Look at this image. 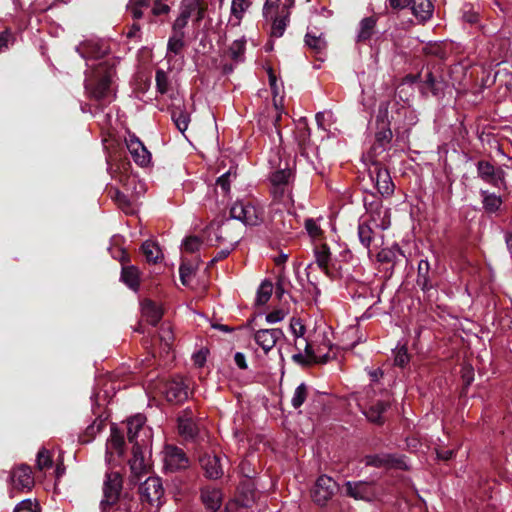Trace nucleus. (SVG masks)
Masks as SVG:
<instances>
[{
  "label": "nucleus",
  "mask_w": 512,
  "mask_h": 512,
  "mask_svg": "<svg viewBox=\"0 0 512 512\" xmlns=\"http://www.w3.org/2000/svg\"><path fill=\"white\" fill-rule=\"evenodd\" d=\"M76 50L86 60L84 86L87 94L101 105L111 103L114 99L112 83L115 69L109 59H103L108 53V46L99 40H87Z\"/></svg>",
  "instance_id": "obj_1"
},
{
  "label": "nucleus",
  "mask_w": 512,
  "mask_h": 512,
  "mask_svg": "<svg viewBox=\"0 0 512 512\" xmlns=\"http://www.w3.org/2000/svg\"><path fill=\"white\" fill-rule=\"evenodd\" d=\"M242 231V226L231 218L221 223H211L204 231V238L209 246H236L241 239Z\"/></svg>",
  "instance_id": "obj_2"
},
{
  "label": "nucleus",
  "mask_w": 512,
  "mask_h": 512,
  "mask_svg": "<svg viewBox=\"0 0 512 512\" xmlns=\"http://www.w3.org/2000/svg\"><path fill=\"white\" fill-rule=\"evenodd\" d=\"M293 6L294 0H285L282 4L280 0H266L263 15L267 21L271 22V36L276 38L283 36L290 21Z\"/></svg>",
  "instance_id": "obj_3"
},
{
  "label": "nucleus",
  "mask_w": 512,
  "mask_h": 512,
  "mask_svg": "<svg viewBox=\"0 0 512 512\" xmlns=\"http://www.w3.org/2000/svg\"><path fill=\"white\" fill-rule=\"evenodd\" d=\"M314 255L318 267L331 279L343 276L344 258L348 256L347 252L339 253V257L334 255L326 244L315 245Z\"/></svg>",
  "instance_id": "obj_4"
},
{
  "label": "nucleus",
  "mask_w": 512,
  "mask_h": 512,
  "mask_svg": "<svg viewBox=\"0 0 512 512\" xmlns=\"http://www.w3.org/2000/svg\"><path fill=\"white\" fill-rule=\"evenodd\" d=\"M231 218L255 226L264 220V208L258 202L238 201L230 209Z\"/></svg>",
  "instance_id": "obj_5"
},
{
  "label": "nucleus",
  "mask_w": 512,
  "mask_h": 512,
  "mask_svg": "<svg viewBox=\"0 0 512 512\" xmlns=\"http://www.w3.org/2000/svg\"><path fill=\"white\" fill-rule=\"evenodd\" d=\"M146 418L137 414L127 421V436L132 445H144L147 449L152 442V429L145 425Z\"/></svg>",
  "instance_id": "obj_6"
},
{
  "label": "nucleus",
  "mask_w": 512,
  "mask_h": 512,
  "mask_svg": "<svg viewBox=\"0 0 512 512\" xmlns=\"http://www.w3.org/2000/svg\"><path fill=\"white\" fill-rule=\"evenodd\" d=\"M122 489V476L117 471H111L106 473V477L103 484V499L100 503V507L103 512H110L113 505H115L119 499V495Z\"/></svg>",
  "instance_id": "obj_7"
},
{
  "label": "nucleus",
  "mask_w": 512,
  "mask_h": 512,
  "mask_svg": "<svg viewBox=\"0 0 512 512\" xmlns=\"http://www.w3.org/2000/svg\"><path fill=\"white\" fill-rule=\"evenodd\" d=\"M476 172L479 179L494 188H506V173L502 167H497L487 160L476 163Z\"/></svg>",
  "instance_id": "obj_8"
},
{
  "label": "nucleus",
  "mask_w": 512,
  "mask_h": 512,
  "mask_svg": "<svg viewBox=\"0 0 512 512\" xmlns=\"http://www.w3.org/2000/svg\"><path fill=\"white\" fill-rule=\"evenodd\" d=\"M163 467L166 472H176L189 467L185 452L174 445H166L162 451Z\"/></svg>",
  "instance_id": "obj_9"
},
{
  "label": "nucleus",
  "mask_w": 512,
  "mask_h": 512,
  "mask_svg": "<svg viewBox=\"0 0 512 512\" xmlns=\"http://www.w3.org/2000/svg\"><path fill=\"white\" fill-rule=\"evenodd\" d=\"M139 494L142 502H147L155 508L162 504L164 489L158 477H148L139 487Z\"/></svg>",
  "instance_id": "obj_10"
},
{
  "label": "nucleus",
  "mask_w": 512,
  "mask_h": 512,
  "mask_svg": "<svg viewBox=\"0 0 512 512\" xmlns=\"http://www.w3.org/2000/svg\"><path fill=\"white\" fill-rule=\"evenodd\" d=\"M369 173L379 194L383 197H390L394 193L395 186L386 168L382 167L379 163H373Z\"/></svg>",
  "instance_id": "obj_11"
},
{
  "label": "nucleus",
  "mask_w": 512,
  "mask_h": 512,
  "mask_svg": "<svg viewBox=\"0 0 512 512\" xmlns=\"http://www.w3.org/2000/svg\"><path fill=\"white\" fill-rule=\"evenodd\" d=\"M193 13H196L195 20L198 22L204 18V8L201 0H183L181 13L173 24L174 31L177 32L183 29Z\"/></svg>",
  "instance_id": "obj_12"
},
{
  "label": "nucleus",
  "mask_w": 512,
  "mask_h": 512,
  "mask_svg": "<svg viewBox=\"0 0 512 512\" xmlns=\"http://www.w3.org/2000/svg\"><path fill=\"white\" fill-rule=\"evenodd\" d=\"M388 108V102H382L379 105V114L377 116V120L382 122V127L375 134V145L373 147L375 151H377L378 149H380L381 151H385L392 139V131L388 127V123L386 122Z\"/></svg>",
  "instance_id": "obj_13"
},
{
  "label": "nucleus",
  "mask_w": 512,
  "mask_h": 512,
  "mask_svg": "<svg viewBox=\"0 0 512 512\" xmlns=\"http://www.w3.org/2000/svg\"><path fill=\"white\" fill-rule=\"evenodd\" d=\"M125 143L131 157L137 165L146 167L150 164L151 153L135 134L129 133L125 138Z\"/></svg>",
  "instance_id": "obj_14"
},
{
  "label": "nucleus",
  "mask_w": 512,
  "mask_h": 512,
  "mask_svg": "<svg viewBox=\"0 0 512 512\" xmlns=\"http://www.w3.org/2000/svg\"><path fill=\"white\" fill-rule=\"evenodd\" d=\"M345 487L347 495L356 500L370 502L377 497V491L372 482L347 481Z\"/></svg>",
  "instance_id": "obj_15"
},
{
  "label": "nucleus",
  "mask_w": 512,
  "mask_h": 512,
  "mask_svg": "<svg viewBox=\"0 0 512 512\" xmlns=\"http://www.w3.org/2000/svg\"><path fill=\"white\" fill-rule=\"evenodd\" d=\"M150 455V447L144 448V445H132V458L129 460L131 473L139 478L148 472L150 467L148 456Z\"/></svg>",
  "instance_id": "obj_16"
},
{
  "label": "nucleus",
  "mask_w": 512,
  "mask_h": 512,
  "mask_svg": "<svg viewBox=\"0 0 512 512\" xmlns=\"http://www.w3.org/2000/svg\"><path fill=\"white\" fill-rule=\"evenodd\" d=\"M253 338L255 343L267 354L284 338V333L279 328L259 329L255 331Z\"/></svg>",
  "instance_id": "obj_17"
},
{
  "label": "nucleus",
  "mask_w": 512,
  "mask_h": 512,
  "mask_svg": "<svg viewBox=\"0 0 512 512\" xmlns=\"http://www.w3.org/2000/svg\"><path fill=\"white\" fill-rule=\"evenodd\" d=\"M336 490V482L329 476H320L314 486L312 496L313 500L324 505L334 494Z\"/></svg>",
  "instance_id": "obj_18"
},
{
  "label": "nucleus",
  "mask_w": 512,
  "mask_h": 512,
  "mask_svg": "<svg viewBox=\"0 0 512 512\" xmlns=\"http://www.w3.org/2000/svg\"><path fill=\"white\" fill-rule=\"evenodd\" d=\"M368 466L406 469L407 464L404 457L392 454H375L365 457Z\"/></svg>",
  "instance_id": "obj_19"
},
{
  "label": "nucleus",
  "mask_w": 512,
  "mask_h": 512,
  "mask_svg": "<svg viewBox=\"0 0 512 512\" xmlns=\"http://www.w3.org/2000/svg\"><path fill=\"white\" fill-rule=\"evenodd\" d=\"M183 48L182 35H175L168 41L166 60L168 70H180L182 67V58L178 57Z\"/></svg>",
  "instance_id": "obj_20"
},
{
  "label": "nucleus",
  "mask_w": 512,
  "mask_h": 512,
  "mask_svg": "<svg viewBox=\"0 0 512 512\" xmlns=\"http://www.w3.org/2000/svg\"><path fill=\"white\" fill-rule=\"evenodd\" d=\"M10 478L13 488L17 490H30L34 485L31 468L24 464L16 467Z\"/></svg>",
  "instance_id": "obj_21"
},
{
  "label": "nucleus",
  "mask_w": 512,
  "mask_h": 512,
  "mask_svg": "<svg viewBox=\"0 0 512 512\" xmlns=\"http://www.w3.org/2000/svg\"><path fill=\"white\" fill-rule=\"evenodd\" d=\"M201 501L207 512H216L222 504V492L213 486L201 489Z\"/></svg>",
  "instance_id": "obj_22"
},
{
  "label": "nucleus",
  "mask_w": 512,
  "mask_h": 512,
  "mask_svg": "<svg viewBox=\"0 0 512 512\" xmlns=\"http://www.w3.org/2000/svg\"><path fill=\"white\" fill-rule=\"evenodd\" d=\"M125 441L123 435L115 428H111V435L106 444V459L112 461V457H121L124 453Z\"/></svg>",
  "instance_id": "obj_23"
},
{
  "label": "nucleus",
  "mask_w": 512,
  "mask_h": 512,
  "mask_svg": "<svg viewBox=\"0 0 512 512\" xmlns=\"http://www.w3.org/2000/svg\"><path fill=\"white\" fill-rule=\"evenodd\" d=\"M366 209L370 212L371 222L374 226L385 230L390 227V215L389 210L380 206L379 203H376V208H373V203L368 204L365 199Z\"/></svg>",
  "instance_id": "obj_24"
},
{
  "label": "nucleus",
  "mask_w": 512,
  "mask_h": 512,
  "mask_svg": "<svg viewBox=\"0 0 512 512\" xmlns=\"http://www.w3.org/2000/svg\"><path fill=\"white\" fill-rule=\"evenodd\" d=\"M165 395L168 401L182 402L188 397V389L181 378L167 382Z\"/></svg>",
  "instance_id": "obj_25"
},
{
  "label": "nucleus",
  "mask_w": 512,
  "mask_h": 512,
  "mask_svg": "<svg viewBox=\"0 0 512 512\" xmlns=\"http://www.w3.org/2000/svg\"><path fill=\"white\" fill-rule=\"evenodd\" d=\"M200 464L210 479H217L223 475L221 460L217 455H203L200 458Z\"/></svg>",
  "instance_id": "obj_26"
},
{
  "label": "nucleus",
  "mask_w": 512,
  "mask_h": 512,
  "mask_svg": "<svg viewBox=\"0 0 512 512\" xmlns=\"http://www.w3.org/2000/svg\"><path fill=\"white\" fill-rule=\"evenodd\" d=\"M141 311L143 319L153 326L158 324L163 315L162 309L155 302L148 299L142 302Z\"/></svg>",
  "instance_id": "obj_27"
},
{
  "label": "nucleus",
  "mask_w": 512,
  "mask_h": 512,
  "mask_svg": "<svg viewBox=\"0 0 512 512\" xmlns=\"http://www.w3.org/2000/svg\"><path fill=\"white\" fill-rule=\"evenodd\" d=\"M377 19L374 16L365 17L359 23V28L356 36L358 43L367 42L375 33Z\"/></svg>",
  "instance_id": "obj_28"
},
{
  "label": "nucleus",
  "mask_w": 512,
  "mask_h": 512,
  "mask_svg": "<svg viewBox=\"0 0 512 512\" xmlns=\"http://www.w3.org/2000/svg\"><path fill=\"white\" fill-rule=\"evenodd\" d=\"M389 405L390 404L387 401L378 400L375 403H372L367 409H365L363 413L370 422L380 424L384 422L383 414Z\"/></svg>",
  "instance_id": "obj_29"
},
{
  "label": "nucleus",
  "mask_w": 512,
  "mask_h": 512,
  "mask_svg": "<svg viewBox=\"0 0 512 512\" xmlns=\"http://www.w3.org/2000/svg\"><path fill=\"white\" fill-rule=\"evenodd\" d=\"M410 6L413 14L420 21H427L433 14L434 6L431 0H412Z\"/></svg>",
  "instance_id": "obj_30"
},
{
  "label": "nucleus",
  "mask_w": 512,
  "mask_h": 512,
  "mask_svg": "<svg viewBox=\"0 0 512 512\" xmlns=\"http://www.w3.org/2000/svg\"><path fill=\"white\" fill-rule=\"evenodd\" d=\"M178 430L185 439H193L199 431V428L192 417L184 414L178 419Z\"/></svg>",
  "instance_id": "obj_31"
},
{
  "label": "nucleus",
  "mask_w": 512,
  "mask_h": 512,
  "mask_svg": "<svg viewBox=\"0 0 512 512\" xmlns=\"http://www.w3.org/2000/svg\"><path fill=\"white\" fill-rule=\"evenodd\" d=\"M444 83L440 78L435 77L431 72H428L421 85L423 94L431 93L434 96H439L443 93Z\"/></svg>",
  "instance_id": "obj_32"
},
{
  "label": "nucleus",
  "mask_w": 512,
  "mask_h": 512,
  "mask_svg": "<svg viewBox=\"0 0 512 512\" xmlns=\"http://www.w3.org/2000/svg\"><path fill=\"white\" fill-rule=\"evenodd\" d=\"M429 270V262L427 260H421L418 264L416 283L423 292H429L433 288V283L429 276Z\"/></svg>",
  "instance_id": "obj_33"
},
{
  "label": "nucleus",
  "mask_w": 512,
  "mask_h": 512,
  "mask_svg": "<svg viewBox=\"0 0 512 512\" xmlns=\"http://www.w3.org/2000/svg\"><path fill=\"white\" fill-rule=\"evenodd\" d=\"M480 195L482 196L483 207L487 212L493 213L499 210L502 205V198L500 196L488 190H480Z\"/></svg>",
  "instance_id": "obj_34"
},
{
  "label": "nucleus",
  "mask_w": 512,
  "mask_h": 512,
  "mask_svg": "<svg viewBox=\"0 0 512 512\" xmlns=\"http://www.w3.org/2000/svg\"><path fill=\"white\" fill-rule=\"evenodd\" d=\"M121 280L132 290H137L139 286V272L134 266L123 267Z\"/></svg>",
  "instance_id": "obj_35"
},
{
  "label": "nucleus",
  "mask_w": 512,
  "mask_h": 512,
  "mask_svg": "<svg viewBox=\"0 0 512 512\" xmlns=\"http://www.w3.org/2000/svg\"><path fill=\"white\" fill-rule=\"evenodd\" d=\"M303 342L305 354H302L301 352L294 354L292 356L294 362L301 365H309L313 362H318V358L315 355L312 346L305 339H303Z\"/></svg>",
  "instance_id": "obj_36"
},
{
  "label": "nucleus",
  "mask_w": 512,
  "mask_h": 512,
  "mask_svg": "<svg viewBox=\"0 0 512 512\" xmlns=\"http://www.w3.org/2000/svg\"><path fill=\"white\" fill-rule=\"evenodd\" d=\"M141 249L146 260L150 263H157L162 257L160 247L153 241L144 242Z\"/></svg>",
  "instance_id": "obj_37"
},
{
  "label": "nucleus",
  "mask_w": 512,
  "mask_h": 512,
  "mask_svg": "<svg viewBox=\"0 0 512 512\" xmlns=\"http://www.w3.org/2000/svg\"><path fill=\"white\" fill-rule=\"evenodd\" d=\"M171 117L177 129L184 133L190 121L189 114L180 107H175L171 112Z\"/></svg>",
  "instance_id": "obj_38"
},
{
  "label": "nucleus",
  "mask_w": 512,
  "mask_h": 512,
  "mask_svg": "<svg viewBox=\"0 0 512 512\" xmlns=\"http://www.w3.org/2000/svg\"><path fill=\"white\" fill-rule=\"evenodd\" d=\"M273 200L275 203L282 204L287 207L291 204V192L288 186H273L272 188Z\"/></svg>",
  "instance_id": "obj_39"
},
{
  "label": "nucleus",
  "mask_w": 512,
  "mask_h": 512,
  "mask_svg": "<svg viewBox=\"0 0 512 512\" xmlns=\"http://www.w3.org/2000/svg\"><path fill=\"white\" fill-rule=\"evenodd\" d=\"M305 43L316 54L321 53L326 47V42L322 35H316L312 32H307L305 36Z\"/></svg>",
  "instance_id": "obj_40"
},
{
  "label": "nucleus",
  "mask_w": 512,
  "mask_h": 512,
  "mask_svg": "<svg viewBox=\"0 0 512 512\" xmlns=\"http://www.w3.org/2000/svg\"><path fill=\"white\" fill-rule=\"evenodd\" d=\"M150 0H129L127 10L134 19H140L143 16V10L147 9Z\"/></svg>",
  "instance_id": "obj_41"
},
{
  "label": "nucleus",
  "mask_w": 512,
  "mask_h": 512,
  "mask_svg": "<svg viewBox=\"0 0 512 512\" xmlns=\"http://www.w3.org/2000/svg\"><path fill=\"white\" fill-rule=\"evenodd\" d=\"M273 292V285L269 281H263L258 288L256 303L264 305L268 302Z\"/></svg>",
  "instance_id": "obj_42"
},
{
  "label": "nucleus",
  "mask_w": 512,
  "mask_h": 512,
  "mask_svg": "<svg viewBox=\"0 0 512 512\" xmlns=\"http://www.w3.org/2000/svg\"><path fill=\"white\" fill-rule=\"evenodd\" d=\"M291 175H292L291 170L286 167L275 171L274 173H272V175L270 177L272 186H282V185L288 186V182H289Z\"/></svg>",
  "instance_id": "obj_43"
},
{
  "label": "nucleus",
  "mask_w": 512,
  "mask_h": 512,
  "mask_svg": "<svg viewBox=\"0 0 512 512\" xmlns=\"http://www.w3.org/2000/svg\"><path fill=\"white\" fill-rule=\"evenodd\" d=\"M155 80L156 88L159 93L165 94L169 91L170 81L166 71L161 68L157 69Z\"/></svg>",
  "instance_id": "obj_44"
},
{
  "label": "nucleus",
  "mask_w": 512,
  "mask_h": 512,
  "mask_svg": "<svg viewBox=\"0 0 512 512\" xmlns=\"http://www.w3.org/2000/svg\"><path fill=\"white\" fill-rule=\"evenodd\" d=\"M307 398V386L304 383H301L294 391L293 397L291 399V404L294 408H299L305 402Z\"/></svg>",
  "instance_id": "obj_45"
},
{
  "label": "nucleus",
  "mask_w": 512,
  "mask_h": 512,
  "mask_svg": "<svg viewBox=\"0 0 512 512\" xmlns=\"http://www.w3.org/2000/svg\"><path fill=\"white\" fill-rule=\"evenodd\" d=\"M235 178H236V172L233 171L232 169H229L227 172L222 174L217 179V185L221 188V190L224 194H227L230 192V183Z\"/></svg>",
  "instance_id": "obj_46"
},
{
  "label": "nucleus",
  "mask_w": 512,
  "mask_h": 512,
  "mask_svg": "<svg viewBox=\"0 0 512 512\" xmlns=\"http://www.w3.org/2000/svg\"><path fill=\"white\" fill-rule=\"evenodd\" d=\"M358 236L362 245L368 248L372 240V228L366 223H360L358 226Z\"/></svg>",
  "instance_id": "obj_47"
},
{
  "label": "nucleus",
  "mask_w": 512,
  "mask_h": 512,
  "mask_svg": "<svg viewBox=\"0 0 512 512\" xmlns=\"http://www.w3.org/2000/svg\"><path fill=\"white\" fill-rule=\"evenodd\" d=\"M248 8V3L246 0H232L231 4V13L235 18V23L238 24L240 19L242 18L243 13Z\"/></svg>",
  "instance_id": "obj_48"
},
{
  "label": "nucleus",
  "mask_w": 512,
  "mask_h": 512,
  "mask_svg": "<svg viewBox=\"0 0 512 512\" xmlns=\"http://www.w3.org/2000/svg\"><path fill=\"white\" fill-rule=\"evenodd\" d=\"M245 50V41L242 39L235 40L229 47L230 57L235 61L242 60Z\"/></svg>",
  "instance_id": "obj_49"
},
{
  "label": "nucleus",
  "mask_w": 512,
  "mask_h": 512,
  "mask_svg": "<svg viewBox=\"0 0 512 512\" xmlns=\"http://www.w3.org/2000/svg\"><path fill=\"white\" fill-rule=\"evenodd\" d=\"M305 229L313 240L319 239L322 235L321 227L314 219H307L305 221Z\"/></svg>",
  "instance_id": "obj_50"
},
{
  "label": "nucleus",
  "mask_w": 512,
  "mask_h": 512,
  "mask_svg": "<svg viewBox=\"0 0 512 512\" xmlns=\"http://www.w3.org/2000/svg\"><path fill=\"white\" fill-rule=\"evenodd\" d=\"M394 362L400 367H404L409 362V355L405 345L396 348Z\"/></svg>",
  "instance_id": "obj_51"
},
{
  "label": "nucleus",
  "mask_w": 512,
  "mask_h": 512,
  "mask_svg": "<svg viewBox=\"0 0 512 512\" xmlns=\"http://www.w3.org/2000/svg\"><path fill=\"white\" fill-rule=\"evenodd\" d=\"M159 339L167 350L170 349L173 341V333L169 325H164L159 331Z\"/></svg>",
  "instance_id": "obj_52"
},
{
  "label": "nucleus",
  "mask_w": 512,
  "mask_h": 512,
  "mask_svg": "<svg viewBox=\"0 0 512 512\" xmlns=\"http://www.w3.org/2000/svg\"><path fill=\"white\" fill-rule=\"evenodd\" d=\"M52 466V460L49 452L45 449L40 450L37 454V467L39 470H44Z\"/></svg>",
  "instance_id": "obj_53"
},
{
  "label": "nucleus",
  "mask_w": 512,
  "mask_h": 512,
  "mask_svg": "<svg viewBox=\"0 0 512 512\" xmlns=\"http://www.w3.org/2000/svg\"><path fill=\"white\" fill-rule=\"evenodd\" d=\"M201 243L202 242L198 237L189 236L183 241L182 247L186 252L193 253L199 250Z\"/></svg>",
  "instance_id": "obj_54"
},
{
  "label": "nucleus",
  "mask_w": 512,
  "mask_h": 512,
  "mask_svg": "<svg viewBox=\"0 0 512 512\" xmlns=\"http://www.w3.org/2000/svg\"><path fill=\"white\" fill-rule=\"evenodd\" d=\"M291 331L296 338H302L305 334V326L300 319L293 318L290 324Z\"/></svg>",
  "instance_id": "obj_55"
},
{
  "label": "nucleus",
  "mask_w": 512,
  "mask_h": 512,
  "mask_svg": "<svg viewBox=\"0 0 512 512\" xmlns=\"http://www.w3.org/2000/svg\"><path fill=\"white\" fill-rule=\"evenodd\" d=\"M332 118V113L330 111L318 112L315 116L317 125L319 128L326 129L327 122Z\"/></svg>",
  "instance_id": "obj_56"
},
{
  "label": "nucleus",
  "mask_w": 512,
  "mask_h": 512,
  "mask_svg": "<svg viewBox=\"0 0 512 512\" xmlns=\"http://www.w3.org/2000/svg\"><path fill=\"white\" fill-rule=\"evenodd\" d=\"M286 313L282 310H275L266 315V321L270 324L278 323L285 318Z\"/></svg>",
  "instance_id": "obj_57"
},
{
  "label": "nucleus",
  "mask_w": 512,
  "mask_h": 512,
  "mask_svg": "<svg viewBox=\"0 0 512 512\" xmlns=\"http://www.w3.org/2000/svg\"><path fill=\"white\" fill-rule=\"evenodd\" d=\"M179 273L182 284L188 285L193 274V269L183 264L180 266Z\"/></svg>",
  "instance_id": "obj_58"
},
{
  "label": "nucleus",
  "mask_w": 512,
  "mask_h": 512,
  "mask_svg": "<svg viewBox=\"0 0 512 512\" xmlns=\"http://www.w3.org/2000/svg\"><path fill=\"white\" fill-rule=\"evenodd\" d=\"M169 10L170 8L167 4L163 3L161 0H156L152 8V13L155 16H159L162 14H167Z\"/></svg>",
  "instance_id": "obj_59"
},
{
  "label": "nucleus",
  "mask_w": 512,
  "mask_h": 512,
  "mask_svg": "<svg viewBox=\"0 0 512 512\" xmlns=\"http://www.w3.org/2000/svg\"><path fill=\"white\" fill-rule=\"evenodd\" d=\"M394 10H401L411 5L412 0H387Z\"/></svg>",
  "instance_id": "obj_60"
},
{
  "label": "nucleus",
  "mask_w": 512,
  "mask_h": 512,
  "mask_svg": "<svg viewBox=\"0 0 512 512\" xmlns=\"http://www.w3.org/2000/svg\"><path fill=\"white\" fill-rule=\"evenodd\" d=\"M234 247L235 246L224 245V248H222L220 251H218L216 256H214L212 258L211 263L226 258L230 254V252L234 249Z\"/></svg>",
  "instance_id": "obj_61"
},
{
  "label": "nucleus",
  "mask_w": 512,
  "mask_h": 512,
  "mask_svg": "<svg viewBox=\"0 0 512 512\" xmlns=\"http://www.w3.org/2000/svg\"><path fill=\"white\" fill-rule=\"evenodd\" d=\"M112 177L117 179L119 182L123 183L125 186L133 184L135 182V178L133 176L123 173H119L117 175L112 173Z\"/></svg>",
  "instance_id": "obj_62"
},
{
  "label": "nucleus",
  "mask_w": 512,
  "mask_h": 512,
  "mask_svg": "<svg viewBox=\"0 0 512 512\" xmlns=\"http://www.w3.org/2000/svg\"><path fill=\"white\" fill-rule=\"evenodd\" d=\"M33 503L30 500L22 501L14 510V512H33Z\"/></svg>",
  "instance_id": "obj_63"
},
{
  "label": "nucleus",
  "mask_w": 512,
  "mask_h": 512,
  "mask_svg": "<svg viewBox=\"0 0 512 512\" xmlns=\"http://www.w3.org/2000/svg\"><path fill=\"white\" fill-rule=\"evenodd\" d=\"M234 360H235L236 365L240 369H246L247 368L246 358H245V355L243 353L237 352L234 355Z\"/></svg>",
  "instance_id": "obj_64"
}]
</instances>
